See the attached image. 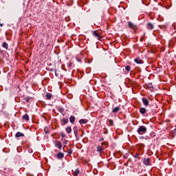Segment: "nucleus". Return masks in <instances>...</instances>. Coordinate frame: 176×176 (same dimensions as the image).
Listing matches in <instances>:
<instances>
[{
  "label": "nucleus",
  "mask_w": 176,
  "mask_h": 176,
  "mask_svg": "<svg viewBox=\"0 0 176 176\" xmlns=\"http://www.w3.org/2000/svg\"><path fill=\"white\" fill-rule=\"evenodd\" d=\"M125 69L126 71H127L128 72H130V71H131V68H130V67L129 65L125 67Z\"/></svg>",
  "instance_id": "nucleus-21"
},
{
  "label": "nucleus",
  "mask_w": 176,
  "mask_h": 176,
  "mask_svg": "<svg viewBox=\"0 0 176 176\" xmlns=\"http://www.w3.org/2000/svg\"><path fill=\"white\" fill-rule=\"evenodd\" d=\"M58 159H63V157H64V153H58Z\"/></svg>",
  "instance_id": "nucleus-16"
},
{
  "label": "nucleus",
  "mask_w": 176,
  "mask_h": 176,
  "mask_svg": "<svg viewBox=\"0 0 176 176\" xmlns=\"http://www.w3.org/2000/svg\"><path fill=\"white\" fill-rule=\"evenodd\" d=\"M138 133L140 135L145 134L146 133V127H145L144 126H139V128L138 129Z\"/></svg>",
  "instance_id": "nucleus-1"
},
{
  "label": "nucleus",
  "mask_w": 176,
  "mask_h": 176,
  "mask_svg": "<svg viewBox=\"0 0 176 176\" xmlns=\"http://www.w3.org/2000/svg\"><path fill=\"white\" fill-rule=\"evenodd\" d=\"M98 152H101V151H102V146H98Z\"/></svg>",
  "instance_id": "nucleus-24"
},
{
  "label": "nucleus",
  "mask_w": 176,
  "mask_h": 176,
  "mask_svg": "<svg viewBox=\"0 0 176 176\" xmlns=\"http://www.w3.org/2000/svg\"><path fill=\"white\" fill-rule=\"evenodd\" d=\"M74 175H75V176L79 175V170H78V169L75 171Z\"/></svg>",
  "instance_id": "nucleus-23"
},
{
  "label": "nucleus",
  "mask_w": 176,
  "mask_h": 176,
  "mask_svg": "<svg viewBox=\"0 0 176 176\" xmlns=\"http://www.w3.org/2000/svg\"><path fill=\"white\" fill-rule=\"evenodd\" d=\"M63 123H62L63 126H65V124H67L68 123V118H64L63 120Z\"/></svg>",
  "instance_id": "nucleus-17"
},
{
  "label": "nucleus",
  "mask_w": 176,
  "mask_h": 176,
  "mask_svg": "<svg viewBox=\"0 0 176 176\" xmlns=\"http://www.w3.org/2000/svg\"><path fill=\"white\" fill-rule=\"evenodd\" d=\"M55 146L58 148V149H61V148H63V144H61V142H57Z\"/></svg>",
  "instance_id": "nucleus-9"
},
{
  "label": "nucleus",
  "mask_w": 176,
  "mask_h": 176,
  "mask_svg": "<svg viewBox=\"0 0 176 176\" xmlns=\"http://www.w3.org/2000/svg\"><path fill=\"white\" fill-rule=\"evenodd\" d=\"M3 47H4V49H6V50H8V47H9V45L6 43H3Z\"/></svg>",
  "instance_id": "nucleus-20"
},
{
  "label": "nucleus",
  "mask_w": 176,
  "mask_h": 176,
  "mask_svg": "<svg viewBox=\"0 0 176 176\" xmlns=\"http://www.w3.org/2000/svg\"><path fill=\"white\" fill-rule=\"evenodd\" d=\"M93 35L96 36L98 39H100L101 36H100V33L98 31L96 30L93 32Z\"/></svg>",
  "instance_id": "nucleus-3"
},
{
  "label": "nucleus",
  "mask_w": 176,
  "mask_h": 176,
  "mask_svg": "<svg viewBox=\"0 0 176 176\" xmlns=\"http://www.w3.org/2000/svg\"><path fill=\"white\" fill-rule=\"evenodd\" d=\"M134 61L136 64H144V60H141L140 58L134 59Z\"/></svg>",
  "instance_id": "nucleus-5"
},
{
  "label": "nucleus",
  "mask_w": 176,
  "mask_h": 176,
  "mask_svg": "<svg viewBox=\"0 0 176 176\" xmlns=\"http://www.w3.org/2000/svg\"><path fill=\"white\" fill-rule=\"evenodd\" d=\"M26 101H27V102H28V101H29V99H28V98H26Z\"/></svg>",
  "instance_id": "nucleus-30"
},
{
  "label": "nucleus",
  "mask_w": 176,
  "mask_h": 176,
  "mask_svg": "<svg viewBox=\"0 0 176 176\" xmlns=\"http://www.w3.org/2000/svg\"><path fill=\"white\" fill-rule=\"evenodd\" d=\"M0 27H3V25L0 23Z\"/></svg>",
  "instance_id": "nucleus-29"
},
{
  "label": "nucleus",
  "mask_w": 176,
  "mask_h": 176,
  "mask_svg": "<svg viewBox=\"0 0 176 176\" xmlns=\"http://www.w3.org/2000/svg\"><path fill=\"white\" fill-rule=\"evenodd\" d=\"M68 153L69 155H72V149L70 148Z\"/></svg>",
  "instance_id": "nucleus-25"
},
{
  "label": "nucleus",
  "mask_w": 176,
  "mask_h": 176,
  "mask_svg": "<svg viewBox=\"0 0 176 176\" xmlns=\"http://www.w3.org/2000/svg\"><path fill=\"white\" fill-rule=\"evenodd\" d=\"M109 126H113V120H109Z\"/></svg>",
  "instance_id": "nucleus-22"
},
{
  "label": "nucleus",
  "mask_w": 176,
  "mask_h": 176,
  "mask_svg": "<svg viewBox=\"0 0 176 176\" xmlns=\"http://www.w3.org/2000/svg\"><path fill=\"white\" fill-rule=\"evenodd\" d=\"M155 26H154V25H153V23H148V24H147V28H148V30H153V28H154Z\"/></svg>",
  "instance_id": "nucleus-6"
},
{
  "label": "nucleus",
  "mask_w": 176,
  "mask_h": 176,
  "mask_svg": "<svg viewBox=\"0 0 176 176\" xmlns=\"http://www.w3.org/2000/svg\"><path fill=\"white\" fill-rule=\"evenodd\" d=\"M66 131L68 134H70V133L72 131V129L71 128V126H67L66 128Z\"/></svg>",
  "instance_id": "nucleus-15"
},
{
  "label": "nucleus",
  "mask_w": 176,
  "mask_h": 176,
  "mask_svg": "<svg viewBox=\"0 0 176 176\" xmlns=\"http://www.w3.org/2000/svg\"><path fill=\"white\" fill-rule=\"evenodd\" d=\"M22 119H23V120H26V122H28V120H30V116H28V114H25Z\"/></svg>",
  "instance_id": "nucleus-11"
},
{
  "label": "nucleus",
  "mask_w": 176,
  "mask_h": 176,
  "mask_svg": "<svg viewBox=\"0 0 176 176\" xmlns=\"http://www.w3.org/2000/svg\"><path fill=\"white\" fill-rule=\"evenodd\" d=\"M120 111V107H116L112 110L113 113H116L117 112H119Z\"/></svg>",
  "instance_id": "nucleus-8"
},
{
  "label": "nucleus",
  "mask_w": 176,
  "mask_h": 176,
  "mask_svg": "<svg viewBox=\"0 0 176 176\" xmlns=\"http://www.w3.org/2000/svg\"><path fill=\"white\" fill-rule=\"evenodd\" d=\"M69 122H70V123H72V124H74V123L75 122V116H70Z\"/></svg>",
  "instance_id": "nucleus-12"
},
{
  "label": "nucleus",
  "mask_w": 176,
  "mask_h": 176,
  "mask_svg": "<svg viewBox=\"0 0 176 176\" xmlns=\"http://www.w3.org/2000/svg\"><path fill=\"white\" fill-rule=\"evenodd\" d=\"M61 137H62V138H64V137H65V133H61Z\"/></svg>",
  "instance_id": "nucleus-26"
},
{
  "label": "nucleus",
  "mask_w": 176,
  "mask_h": 176,
  "mask_svg": "<svg viewBox=\"0 0 176 176\" xmlns=\"http://www.w3.org/2000/svg\"><path fill=\"white\" fill-rule=\"evenodd\" d=\"M104 140V138H102L101 140H100V141H103Z\"/></svg>",
  "instance_id": "nucleus-31"
},
{
  "label": "nucleus",
  "mask_w": 176,
  "mask_h": 176,
  "mask_svg": "<svg viewBox=\"0 0 176 176\" xmlns=\"http://www.w3.org/2000/svg\"><path fill=\"white\" fill-rule=\"evenodd\" d=\"M15 137H16V138H19L20 137H24V133L18 132L16 133Z\"/></svg>",
  "instance_id": "nucleus-13"
},
{
  "label": "nucleus",
  "mask_w": 176,
  "mask_h": 176,
  "mask_svg": "<svg viewBox=\"0 0 176 176\" xmlns=\"http://www.w3.org/2000/svg\"><path fill=\"white\" fill-rule=\"evenodd\" d=\"M142 102L145 107H148V105H149V100H148L146 98H143Z\"/></svg>",
  "instance_id": "nucleus-2"
},
{
  "label": "nucleus",
  "mask_w": 176,
  "mask_h": 176,
  "mask_svg": "<svg viewBox=\"0 0 176 176\" xmlns=\"http://www.w3.org/2000/svg\"><path fill=\"white\" fill-rule=\"evenodd\" d=\"M140 112L142 113V115H144V113H146V109L142 107L140 109Z\"/></svg>",
  "instance_id": "nucleus-10"
},
{
  "label": "nucleus",
  "mask_w": 176,
  "mask_h": 176,
  "mask_svg": "<svg viewBox=\"0 0 176 176\" xmlns=\"http://www.w3.org/2000/svg\"><path fill=\"white\" fill-rule=\"evenodd\" d=\"M143 163L145 166H149L151 164V160L149 158H144Z\"/></svg>",
  "instance_id": "nucleus-4"
},
{
  "label": "nucleus",
  "mask_w": 176,
  "mask_h": 176,
  "mask_svg": "<svg viewBox=\"0 0 176 176\" xmlns=\"http://www.w3.org/2000/svg\"><path fill=\"white\" fill-rule=\"evenodd\" d=\"M74 135H76V137H78V128L77 127L74 128Z\"/></svg>",
  "instance_id": "nucleus-18"
},
{
  "label": "nucleus",
  "mask_w": 176,
  "mask_h": 176,
  "mask_svg": "<svg viewBox=\"0 0 176 176\" xmlns=\"http://www.w3.org/2000/svg\"><path fill=\"white\" fill-rule=\"evenodd\" d=\"M143 39H144V38H140V41H142Z\"/></svg>",
  "instance_id": "nucleus-32"
},
{
  "label": "nucleus",
  "mask_w": 176,
  "mask_h": 176,
  "mask_svg": "<svg viewBox=\"0 0 176 176\" xmlns=\"http://www.w3.org/2000/svg\"><path fill=\"white\" fill-rule=\"evenodd\" d=\"M56 76H58V74H57V72H55Z\"/></svg>",
  "instance_id": "nucleus-28"
},
{
  "label": "nucleus",
  "mask_w": 176,
  "mask_h": 176,
  "mask_svg": "<svg viewBox=\"0 0 176 176\" xmlns=\"http://www.w3.org/2000/svg\"><path fill=\"white\" fill-rule=\"evenodd\" d=\"M64 144H68V140H65Z\"/></svg>",
  "instance_id": "nucleus-27"
},
{
  "label": "nucleus",
  "mask_w": 176,
  "mask_h": 176,
  "mask_svg": "<svg viewBox=\"0 0 176 176\" xmlns=\"http://www.w3.org/2000/svg\"><path fill=\"white\" fill-rule=\"evenodd\" d=\"M129 28H131L132 30H134V28H136L135 25L131 22H128Z\"/></svg>",
  "instance_id": "nucleus-7"
},
{
  "label": "nucleus",
  "mask_w": 176,
  "mask_h": 176,
  "mask_svg": "<svg viewBox=\"0 0 176 176\" xmlns=\"http://www.w3.org/2000/svg\"><path fill=\"white\" fill-rule=\"evenodd\" d=\"M79 123H80L81 124H86V123H87V120L81 119L80 120Z\"/></svg>",
  "instance_id": "nucleus-14"
},
{
  "label": "nucleus",
  "mask_w": 176,
  "mask_h": 176,
  "mask_svg": "<svg viewBox=\"0 0 176 176\" xmlns=\"http://www.w3.org/2000/svg\"><path fill=\"white\" fill-rule=\"evenodd\" d=\"M52 95L51 94L47 93L46 94V98L47 100H50V98H52Z\"/></svg>",
  "instance_id": "nucleus-19"
}]
</instances>
